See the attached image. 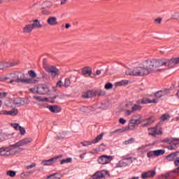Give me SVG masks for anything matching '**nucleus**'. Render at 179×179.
Here are the masks:
<instances>
[{
	"label": "nucleus",
	"instance_id": "41",
	"mask_svg": "<svg viewBox=\"0 0 179 179\" xmlns=\"http://www.w3.org/2000/svg\"><path fill=\"white\" fill-rule=\"evenodd\" d=\"M135 142V138H131L129 140L124 141V145H129L131 143H134Z\"/></svg>",
	"mask_w": 179,
	"mask_h": 179
},
{
	"label": "nucleus",
	"instance_id": "16",
	"mask_svg": "<svg viewBox=\"0 0 179 179\" xmlns=\"http://www.w3.org/2000/svg\"><path fill=\"white\" fill-rule=\"evenodd\" d=\"M17 109H13L10 111L8 110H1L0 111V115H11L12 117H15L17 115Z\"/></svg>",
	"mask_w": 179,
	"mask_h": 179
},
{
	"label": "nucleus",
	"instance_id": "40",
	"mask_svg": "<svg viewBox=\"0 0 179 179\" xmlns=\"http://www.w3.org/2000/svg\"><path fill=\"white\" fill-rule=\"evenodd\" d=\"M81 145H83V146H90L91 145H93V142L91 141H83L81 142Z\"/></svg>",
	"mask_w": 179,
	"mask_h": 179
},
{
	"label": "nucleus",
	"instance_id": "52",
	"mask_svg": "<svg viewBox=\"0 0 179 179\" xmlns=\"http://www.w3.org/2000/svg\"><path fill=\"white\" fill-rule=\"evenodd\" d=\"M57 86H59V87H62V80H59L57 83Z\"/></svg>",
	"mask_w": 179,
	"mask_h": 179
},
{
	"label": "nucleus",
	"instance_id": "9",
	"mask_svg": "<svg viewBox=\"0 0 179 179\" xmlns=\"http://www.w3.org/2000/svg\"><path fill=\"white\" fill-rule=\"evenodd\" d=\"M45 71L48 72V73H50L51 76L52 78H55V76H58V69H57L55 66L51 65H45L44 66Z\"/></svg>",
	"mask_w": 179,
	"mask_h": 179
},
{
	"label": "nucleus",
	"instance_id": "17",
	"mask_svg": "<svg viewBox=\"0 0 179 179\" xmlns=\"http://www.w3.org/2000/svg\"><path fill=\"white\" fill-rule=\"evenodd\" d=\"M145 121L147 122L145 124H142V127H150V125H152V124H153L155 122V121H156V117L155 116H151L148 118H146L145 120H143V122H145Z\"/></svg>",
	"mask_w": 179,
	"mask_h": 179
},
{
	"label": "nucleus",
	"instance_id": "14",
	"mask_svg": "<svg viewBox=\"0 0 179 179\" xmlns=\"http://www.w3.org/2000/svg\"><path fill=\"white\" fill-rule=\"evenodd\" d=\"M50 92V87L45 85H42L37 87L36 93L38 94H47V93H49Z\"/></svg>",
	"mask_w": 179,
	"mask_h": 179
},
{
	"label": "nucleus",
	"instance_id": "58",
	"mask_svg": "<svg viewBox=\"0 0 179 179\" xmlns=\"http://www.w3.org/2000/svg\"><path fill=\"white\" fill-rule=\"evenodd\" d=\"M129 179H139V176H134V177L130 178Z\"/></svg>",
	"mask_w": 179,
	"mask_h": 179
},
{
	"label": "nucleus",
	"instance_id": "39",
	"mask_svg": "<svg viewBox=\"0 0 179 179\" xmlns=\"http://www.w3.org/2000/svg\"><path fill=\"white\" fill-rule=\"evenodd\" d=\"M166 120H170V115L169 114H163L161 117V121H166Z\"/></svg>",
	"mask_w": 179,
	"mask_h": 179
},
{
	"label": "nucleus",
	"instance_id": "55",
	"mask_svg": "<svg viewBox=\"0 0 179 179\" xmlns=\"http://www.w3.org/2000/svg\"><path fill=\"white\" fill-rule=\"evenodd\" d=\"M36 100H38L39 101H43V99L40 96H34Z\"/></svg>",
	"mask_w": 179,
	"mask_h": 179
},
{
	"label": "nucleus",
	"instance_id": "19",
	"mask_svg": "<svg viewBox=\"0 0 179 179\" xmlns=\"http://www.w3.org/2000/svg\"><path fill=\"white\" fill-rule=\"evenodd\" d=\"M47 108H48V110H50V111L54 114L61 113L62 111L61 107L57 105L48 106Z\"/></svg>",
	"mask_w": 179,
	"mask_h": 179
},
{
	"label": "nucleus",
	"instance_id": "7",
	"mask_svg": "<svg viewBox=\"0 0 179 179\" xmlns=\"http://www.w3.org/2000/svg\"><path fill=\"white\" fill-rule=\"evenodd\" d=\"M134 162V158L131 157L124 156L123 157L122 160H120L117 164L116 168L119 169L121 167H127L129 164H131Z\"/></svg>",
	"mask_w": 179,
	"mask_h": 179
},
{
	"label": "nucleus",
	"instance_id": "56",
	"mask_svg": "<svg viewBox=\"0 0 179 179\" xmlns=\"http://www.w3.org/2000/svg\"><path fill=\"white\" fill-rule=\"evenodd\" d=\"M66 29H69L71 27V24L69 23L66 24L65 25Z\"/></svg>",
	"mask_w": 179,
	"mask_h": 179
},
{
	"label": "nucleus",
	"instance_id": "12",
	"mask_svg": "<svg viewBox=\"0 0 179 179\" xmlns=\"http://www.w3.org/2000/svg\"><path fill=\"white\" fill-rule=\"evenodd\" d=\"M17 151L12 153V148H0V156H10V155H16Z\"/></svg>",
	"mask_w": 179,
	"mask_h": 179
},
{
	"label": "nucleus",
	"instance_id": "35",
	"mask_svg": "<svg viewBox=\"0 0 179 179\" xmlns=\"http://www.w3.org/2000/svg\"><path fill=\"white\" fill-rule=\"evenodd\" d=\"M6 176H8L9 177H16V171H8L6 172Z\"/></svg>",
	"mask_w": 179,
	"mask_h": 179
},
{
	"label": "nucleus",
	"instance_id": "30",
	"mask_svg": "<svg viewBox=\"0 0 179 179\" xmlns=\"http://www.w3.org/2000/svg\"><path fill=\"white\" fill-rule=\"evenodd\" d=\"M95 96H104L106 94V91L103 90H94Z\"/></svg>",
	"mask_w": 179,
	"mask_h": 179
},
{
	"label": "nucleus",
	"instance_id": "51",
	"mask_svg": "<svg viewBox=\"0 0 179 179\" xmlns=\"http://www.w3.org/2000/svg\"><path fill=\"white\" fill-rule=\"evenodd\" d=\"M119 122H120V124H122V125H124V124H125V122H127V120H124V118H120L119 120Z\"/></svg>",
	"mask_w": 179,
	"mask_h": 179
},
{
	"label": "nucleus",
	"instance_id": "61",
	"mask_svg": "<svg viewBox=\"0 0 179 179\" xmlns=\"http://www.w3.org/2000/svg\"><path fill=\"white\" fill-rule=\"evenodd\" d=\"M27 174H33V171H28L26 173Z\"/></svg>",
	"mask_w": 179,
	"mask_h": 179
},
{
	"label": "nucleus",
	"instance_id": "18",
	"mask_svg": "<svg viewBox=\"0 0 179 179\" xmlns=\"http://www.w3.org/2000/svg\"><path fill=\"white\" fill-rule=\"evenodd\" d=\"M11 127L15 129V131H20V135L23 136L26 134V129L24 127H22L19 125L18 123H13L11 124Z\"/></svg>",
	"mask_w": 179,
	"mask_h": 179
},
{
	"label": "nucleus",
	"instance_id": "4",
	"mask_svg": "<svg viewBox=\"0 0 179 179\" xmlns=\"http://www.w3.org/2000/svg\"><path fill=\"white\" fill-rule=\"evenodd\" d=\"M169 93H170V90L169 89L161 90L155 93L154 94L155 97V99L152 100L150 99L143 98V99H141V103L143 104H150L152 103L154 104H157V103H159V101H157V99H162L163 96H166V94H169Z\"/></svg>",
	"mask_w": 179,
	"mask_h": 179
},
{
	"label": "nucleus",
	"instance_id": "15",
	"mask_svg": "<svg viewBox=\"0 0 179 179\" xmlns=\"http://www.w3.org/2000/svg\"><path fill=\"white\" fill-rule=\"evenodd\" d=\"M16 65H17V62H8V63H5L3 62H0V71L5 69V68H10V67L15 66Z\"/></svg>",
	"mask_w": 179,
	"mask_h": 179
},
{
	"label": "nucleus",
	"instance_id": "23",
	"mask_svg": "<svg viewBox=\"0 0 179 179\" xmlns=\"http://www.w3.org/2000/svg\"><path fill=\"white\" fill-rule=\"evenodd\" d=\"M82 73L84 75V76H90L92 73H93L92 71V68L89 66L84 67L83 69Z\"/></svg>",
	"mask_w": 179,
	"mask_h": 179
},
{
	"label": "nucleus",
	"instance_id": "53",
	"mask_svg": "<svg viewBox=\"0 0 179 179\" xmlns=\"http://www.w3.org/2000/svg\"><path fill=\"white\" fill-rule=\"evenodd\" d=\"M171 173H172V174H173V173H176V174H178V173H179V169H178V168L177 169H175V170L172 171Z\"/></svg>",
	"mask_w": 179,
	"mask_h": 179
},
{
	"label": "nucleus",
	"instance_id": "5",
	"mask_svg": "<svg viewBox=\"0 0 179 179\" xmlns=\"http://www.w3.org/2000/svg\"><path fill=\"white\" fill-rule=\"evenodd\" d=\"M32 24H26L22 29V31L24 34H30L33 31L34 29H41L43 27V24L40 23L38 20H34Z\"/></svg>",
	"mask_w": 179,
	"mask_h": 179
},
{
	"label": "nucleus",
	"instance_id": "8",
	"mask_svg": "<svg viewBox=\"0 0 179 179\" xmlns=\"http://www.w3.org/2000/svg\"><path fill=\"white\" fill-rule=\"evenodd\" d=\"M31 142H33L32 138H25L13 145H10V148H20V146H24L26 145H29V143H31Z\"/></svg>",
	"mask_w": 179,
	"mask_h": 179
},
{
	"label": "nucleus",
	"instance_id": "60",
	"mask_svg": "<svg viewBox=\"0 0 179 179\" xmlns=\"http://www.w3.org/2000/svg\"><path fill=\"white\" fill-rule=\"evenodd\" d=\"M66 3V1L62 0V1L61 2V5H64V3Z\"/></svg>",
	"mask_w": 179,
	"mask_h": 179
},
{
	"label": "nucleus",
	"instance_id": "28",
	"mask_svg": "<svg viewBox=\"0 0 179 179\" xmlns=\"http://www.w3.org/2000/svg\"><path fill=\"white\" fill-rule=\"evenodd\" d=\"M130 121L134 124L136 126V125H139V124H142V122H143V120H142V117H139L138 119H131L130 120Z\"/></svg>",
	"mask_w": 179,
	"mask_h": 179
},
{
	"label": "nucleus",
	"instance_id": "6",
	"mask_svg": "<svg viewBox=\"0 0 179 179\" xmlns=\"http://www.w3.org/2000/svg\"><path fill=\"white\" fill-rule=\"evenodd\" d=\"M148 131V135L153 138H156L159 135H163V128L159 127V124H157L154 127H149Z\"/></svg>",
	"mask_w": 179,
	"mask_h": 179
},
{
	"label": "nucleus",
	"instance_id": "46",
	"mask_svg": "<svg viewBox=\"0 0 179 179\" xmlns=\"http://www.w3.org/2000/svg\"><path fill=\"white\" fill-rule=\"evenodd\" d=\"M105 89L106 90H110V89H113V84L111 83H108L105 85Z\"/></svg>",
	"mask_w": 179,
	"mask_h": 179
},
{
	"label": "nucleus",
	"instance_id": "38",
	"mask_svg": "<svg viewBox=\"0 0 179 179\" xmlns=\"http://www.w3.org/2000/svg\"><path fill=\"white\" fill-rule=\"evenodd\" d=\"M72 162V158H66V159H62L60 162V164H65L66 163H71Z\"/></svg>",
	"mask_w": 179,
	"mask_h": 179
},
{
	"label": "nucleus",
	"instance_id": "48",
	"mask_svg": "<svg viewBox=\"0 0 179 179\" xmlns=\"http://www.w3.org/2000/svg\"><path fill=\"white\" fill-rule=\"evenodd\" d=\"M132 113H134V112L132 111V109H131V110H125V113H124V115H125V117H129V115H131V114H132Z\"/></svg>",
	"mask_w": 179,
	"mask_h": 179
},
{
	"label": "nucleus",
	"instance_id": "24",
	"mask_svg": "<svg viewBox=\"0 0 179 179\" xmlns=\"http://www.w3.org/2000/svg\"><path fill=\"white\" fill-rule=\"evenodd\" d=\"M83 96L84 99H89L90 97H96L94 90H89L83 93Z\"/></svg>",
	"mask_w": 179,
	"mask_h": 179
},
{
	"label": "nucleus",
	"instance_id": "1",
	"mask_svg": "<svg viewBox=\"0 0 179 179\" xmlns=\"http://www.w3.org/2000/svg\"><path fill=\"white\" fill-rule=\"evenodd\" d=\"M152 72H155L152 59L144 61L143 62V67L136 66L133 69H129L126 71L125 73L129 76H145V75H149Z\"/></svg>",
	"mask_w": 179,
	"mask_h": 179
},
{
	"label": "nucleus",
	"instance_id": "27",
	"mask_svg": "<svg viewBox=\"0 0 179 179\" xmlns=\"http://www.w3.org/2000/svg\"><path fill=\"white\" fill-rule=\"evenodd\" d=\"M161 143H167V145H171L174 142V138H166L161 140Z\"/></svg>",
	"mask_w": 179,
	"mask_h": 179
},
{
	"label": "nucleus",
	"instance_id": "20",
	"mask_svg": "<svg viewBox=\"0 0 179 179\" xmlns=\"http://www.w3.org/2000/svg\"><path fill=\"white\" fill-rule=\"evenodd\" d=\"M156 176V171H150L148 172H144L141 174V178L146 179L150 178V177H155Z\"/></svg>",
	"mask_w": 179,
	"mask_h": 179
},
{
	"label": "nucleus",
	"instance_id": "42",
	"mask_svg": "<svg viewBox=\"0 0 179 179\" xmlns=\"http://www.w3.org/2000/svg\"><path fill=\"white\" fill-rule=\"evenodd\" d=\"M69 85H71V80L69 78H66L64 80V87H69Z\"/></svg>",
	"mask_w": 179,
	"mask_h": 179
},
{
	"label": "nucleus",
	"instance_id": "57",
	"mask_svg": "<svg viewBox=\"0 0 179 179\" xmlns=\"http://www.w3.org/2000/svg\"><path fill=\"white\" fill-rule=\"evenodd\" d=\"M101 71L97 70V71H96V75H101Z\"/></svg>",
	"mask_w": 179,
	"mask_h": 179
},
{
	"label": "nucleus",
	"instance_id": "44",
	"mask_svg": "<svg viewBox=\"0 0 179 179\" xmlns=\"http://www.w3.org/2000/svg\"><path fill=\"white\" fill-rule=\"evenodd\" d=\"M155 151H150L147 153V157L150 159H152V157H155Z\"/></svg>",
	"mask_w": 179,
	"mask_h": 179
},
{
	"label": "nucleus",
	"instance_id": "33",
	"mask_svg": "<svg viewBox=\"0 0 179 179\" xmlns=\"http://www.w3.org/2000/svg\"><path fill=\"white\" fill-rule=\"evenodd\" d=\"M139 110H142V106L137 104H134V106L131 108V110L133 113Z\"/></svg>",
	"mask_w": 179,
	"mask_h": 179
},
{
	"label": "nucleus",
	"instance_id": "59",
	"mask_svg": "<svg viewBox=\"0 0 179 179\" xmlns=\"http://www.w3.org/2000/svg\"><path fill=\"white\" fill-rule=\"evenodd\" d=\"M136 103H137V104H143V103H142V101H141V100L136 101Z\"/></svg>",
	"mask_w": 179,
	"mask_h": 179
},
{
	"label": "nucleus",
	"instance_id": "21",
	"mask_svg": "<svg viewBox=\"0 0 179 179\" xmlns=\"http://www.w3.org/2000/svg\"><path fill=\"white\" fill-rule=\"evenodd\" d=\"M47 23L49 26H57L58 24V20L57 17H49L47 20Z\"/></svg>",
	"mask_w": 179,
	"mask_h": 179
},
{
	"label": "nucleus",
	"instance_id": "25",
	"mask_svg": "<svg viewBox=\"0 0 179 179\" xmlns=\"http://www.w3.org/2000/svg\"><path fill=\"white\" fill-rule=\"evenodd\" d=\"M136 128V126L135 125V124L130 120L128 126L124 127V131H128V129L129 131H135Z\"/></svg>",
	"mask_w": 179,
	"mask_h": 179
},
{
	"label": "nucleus",
	"instance_id": "43",
	"mask_svg": "<svg viewBox=\"0 0 179 179\" xmlns=\"http://www.w3.org/2000/svg\"><path fill=\"white\" fill-rule=\"evenodd\" d=\"M173 176V173H165L162 176L163 178H165V179H169V178H171Z\"/></svg>",
	"mask_w": 179,
	"mask_h": 179
},
{
	"label": "nucleus",
	"instance_id": "10",
	"mask_svg": "<svg viewBox=\"0 0 179 179\" xmlns=\"http://www.w3.org/2000/svg\"><path fill=\"white\" fill-rule=\"evenodd\" d=\"M114 158L110 155H102L99 157L98 163L99 164H108Z\"/></svg>",
	"mask_w": 179,
	"mask_h": 179
},
{
	"label": "nucleus",
	"instance_id": "22",
	"mask_svg": "<svg viewBox=\"0 0 179 179\" xmlns=\"http://www.w3.org/2000/svg\"><path fill=\"white\" fill-rule=\"evenodd\" d=\"M60 157H62V155H60V156L57 157V158H51L48 160H43V161H42V164H43V166H51L52 164V163H54V162H55V160H57V159H60Z\"/></svg>",
	"mask_w": 179,
	"mask_h": 179
},
{
	"label": "nucleus",
	"instance_id": "3",
	"mask_svg": "<svg viewBox=\"0 0 179 179\" xmlns=\"http://www.w3.org/2000/svg\"><path fill=\"white\" fill-rule=\"evenodd\" d=\"M10 76L12 79L10 80V83H27V84H33L36 83V80L33 78H24L25 76L24 73L19 71H15L14 73H10Z\"/></svg>",
	"mask_w": 179,
	"mask_h": 179
},
{
	"label": "nucleus",
	"instance_id": "62",
	"mask_svg": "<svg viewBox=\"0 0 179 179\" xmlns=\"http://www.w3.org/2000/svg\"><path fill=\"white\" fill-rule=\"evenodd\" d=\"M80 159H84L85 156L83 155H80Z\"/></svg>",
	"mask_w": 179,
	"mask_h": 179
},
{
	"label": "nucleus",
	"instance_id": "34",
	"mask_svg": "<svg viewBox=\"0 0 179 179\" xmlns=\"http://www.w3.org/2000/svg\"><path fill=\"white\" fill-rule=\"evenodd\" d=\"M14 103L17 107H20L22 106V99L20 98H17L14 100Z\"/></svg>",
	"mask_w": 179,
	"mask_h": 179
},
{
	"label": "nucleus",
	"instance_id": "54",
	"mask_svg": "<svg viewBox=\"0 0 179 179\" xmlns=\"http://www.w3.org/2000/svg\"><path fill=\"white\" fill-rule=\"evenodd\" d=\"M117 132H122V129H116L113 132V134H117Z\"/></svg>",
	"mask_w": 179,
	"mask_h": 179
},
{
	"label": "nucleus",
	"instance_id": "63",
	"mask_svg": "<svg viewBox=\"0 0 179 179\" xmlns=\"http://www.w3.org/2000/svg\"><path fill=\"white\" fill-rule=\"evenodd\" d=\"M2 106V101H0V107Z\"/></svg>",
	"mask_w": 179,
	"mask_h": 179
},
{
	"label": "nucleus",
	"instance_id": "47",
	"mask_svg": "<svg viewBox=\"0 0 179 179\" xmlns=\"http://www.w3.org/2000/svg\"><path fill=\"white\" fill-rule=\"evenodd\" d=\"M168 150H176L177 149V147L174 146L173 144H171L170 145L167 146Z\"/></svg>",
	"mask_w": 179,
	"mask_h": 179
},
{
	"label": "nucleus",
	"instance_id": "13",
	"mask_svg": "<svg viewBox=\"0 0 179 179\" xmlns=\"http://www.w3.org/2000/svg\"><path fill=\"white\" fill-rule=\"evenodd\" d=\"M44 6L45 7H43L41 8V12L43 15H51V11L48 10L49 8L52 7V3H51V1H45L44 3Z\"/></svg>",
	"mask_w": 179,
	"mask_h": 179
},
{
	"label": "nucleus",
	"instance_id": "32",
	"mask_svg": "<svg viewBox=\"0 0 179 179\" xmlns=\"http://www.w3.org/2000/svg\"><path fill=\"white\" fill-rule=\"evenodd\" d=\"M155 156H163L166 151L164 150H154Z\"/></svg>",
	"mask_w": 179,
	"mask_h": 179
},
{
	"label": "nucleus",
	"instance_id": "31",
	"mask_svg": "<svg viewBox=\"0 0 179 179\" xmlns=\"http://www.w3.org/2000/svg\"><path fill=\"white\" fill-rule=\"evenodd\" d=\"M128 83H129V81H128L127 80H123L116 83L115 85L116 86H127V85H128Z\"/></svg>",
	"mask_w": 179,
	"mask_h": 179
},
{
	"label": "nucleus",
	"instance_id": "64",
	"mask_svg": "<svg viewBox=\"0 0 179 179\" xmlns=\"http://www.w3.org/2000/svg\"><path fill=\"white\" fill-rule=\"evenodd\" d=\"M1 3H3V1L0 0V4H1Z\"/></svg>",
	"mask_w": 179,
	"mask_h": 179
},
{
	"label": "nucleus",
	"instance_id": "2",
	"mask_svg": "<svg viewBox=\"0 0 179 179\" xmlns=\"http://www.w3.org/2000/svg\"><path fill=\"white\" fill-rule=\"evenodd\" d=\"M152 64L154 65V70L156 71L157 68L160 66H167L169 69L174 68L178 64H179V57L172 59H152Z\"/></svg>",
	"mask_w": 179,
	"mask_h": 179
},
{
	"label": "nucleus",
	"instance_id": "37",
	"mask_svg": "<svg viewBox=\"0 0 179 179\" xmlns=\"http://www.w3.org/2000/svg\"><path fill=\"white\" fill-rule=\"evenodd\" d=\"M173 141L171 143L173 145H174L177 149H178V145H179V138H173Z\"/></svg>",
	"mask_w": 179,
	"mask_h": 179
},
{
	"label": "nucleus",
	"instance_id": "50",
	"mask_svg": "<svg viewBox=\"0 0 179 179\" xmlns=\"http://www.w3.org/2000/svg\"><path fill=\"white\" fill-rule=\"evenodd\" d=\"M6 92H0V99H5L6 97Z\"/></svg>",
	"mask_w": 179,
	"mask_h": 179
},
{
	"label": "nucleus",
	"instance_id": "49",
	"mask_svg": "<svg viewBox=\"0 0 179 179\" xmlns=\"http://www.w3.org/2000/svg\"><path fill=\"white\" fill-rule=\"evenodd\" d=\"M33 167H36V163H32L31 165H28L27 169L30 170V169H33Z\"/></svg>",
	"mask_w": 179,
	"mask_h": 179
},
{
	"label": "nucleus",
	"instance_id": "29",
	"mask_svg": "<svg viewBox=\"0 0 179 179\" xmlns=\"http://www.w3.org/2000/svg\"><path fill=\"white\" fill-rule=\"evenodd\" d=\"M102 139H103V133L97 136L94 139L92 140V144L97 143L98 142H100V141H101Z\"/></svg>",
	"mask_w": 179,
	"mask_h": 179
},
{
	"label": "nucleus",
	"instance_id": "11",
	"mask_svg": "<svg viewBox=\"0 0 179 179\" xmlns=\"http://www.w3.org/2000/svg\"><path fill=\"white\" fill-rule=\"evenodd\" d=\"M109 173L108 171L103 170L96 172L92 177V179H100V178H106V177H108Z\"/></svg>",
	"mask_w": 179,
	"mask_h": 179
},
{
	"label": "nucleus",
	"instance_id": "36",
	"mask_svg": "<svg viewBox=\"0 0 179 179\" xmlns=\"http://www.w3.org/2000/svg\"><path fill=\"white\" fill-rule=\"evenodd\" d=\"M28 75H29L30 78H32V79H34L37 76V74L36 72L33 70H30L28 71Z\"/></svg>",
	"mask_w": 179,
	"mask_h": 179
},
{
	"label": "nucleus",
	"instance_id": "26",
	"mask_svg": "<svg viewBox=\"0 0 179 179\" xmlns=\"http://www.w3.org/2000/svg\"><path fill=\"white\" fill-rule=\"evenodd\" d=\"M62 178V174L61 173H53L47 177V179H61Z\"/></svg>",
	"mask_w": 179,
	"mask_h": 179
},
{
	"label": "nucleus",
	"instance_id": "45",
	"mask_svg": "<svg viewBox=\"0 0 179 179\" xmlns=\"http://www.w3.org/2000/svg\"><path fill=\"white\" fill-rule=\"evenodd\" d=\"M162 21H163L162 17H157L154 20L155 23H157V24H162Z\"/></svg>",
	"mask_w": 179,
	"mask_h": 179
}]
</instances>
